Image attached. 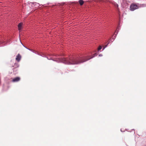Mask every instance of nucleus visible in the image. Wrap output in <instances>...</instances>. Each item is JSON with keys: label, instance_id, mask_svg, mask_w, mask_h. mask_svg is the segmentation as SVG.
<instances>
[{"label": "nucleus", "instance_id": "9d476101", "mask_svg": "<svg viewBox=\"0 0 146 146\" xmlns=\"http://www.w3.org/2000/svg\"><path fill=\"white\" fill-rule=\"evenodd\" d=\"M3 43V42L2 41V42L0 41V43Z\"/></svg>", "mask_w": 146, "mask_h": 146}, {"label": "nucleus", "instance_id": "7ed1b4c3", "mask_svg": "<svg viewBox=\"0 0 146 146\" xmlns=\"http://www.w3.org/2000/svg\"><path fill=\"white\" fill-rule=\"evenodd\" d=\"M20 80L19 77H17L13 79L12 81L13 82H17L19 81Z\"/></svg>", "mask_w": 146, "mask_h": 146}, {"label": "nucleus", "instance_id": "f03ea898", "mask_svg": "<svg viewBox=\"0 0 146 146\" xmlns=\"http://www.w3.org/2000/svg\"><path fill=\"white\" fill-rule=\"evenodd\" d=\"M138 8V6L134 3H132L130 6V9L131 11H134Z\"/></svg>", "mask_w": 146, "mask_h": 146}, {"label": "nucleus", "instance_id": "1a4fd4ad", "mask_svg": "<svg viewBox=\"0 0 146 146\" xmlns=\"http://www.w3.org/2000/svg\"><path fill=\"white\" fill-rule=\"evenodd\" d=\"M101 49H102V47H101V46H99L98 48V50H100Z\"/></svg>", "mask_w": 146, "mask_h": 146}, {"label": "nucleus", "instance_id": "423d86ee", "mask_svg": "<svg viewBox=\"0 0 146 146\" xmlns=\"http://www.w3.org/2000/svg\"><path fill=\"white\" fill-rule=\"evenodd\" d=\"M78 2H79L80 4L81 5H82L84 3V1L82 0H80Z\"/></svg>", "mask_w": 146, "mask_h": 146}, {"label": "nucleus", "instance_id": "6e6552de", "mask_svg": "<svg viewBox=\"0 0 146 146\" xmlns=\"http://www.w3.org/2000/svg\"><path fill=\"white\" fill-rule=\"evenodd\" d=\"M113 4L115 7L118 8V5L117 3L114 2Z\"/></svg>", "mask_w": 146, "mask_h": 146}, {"label": "nucleus", "instance_id": "39448f33", "mask_svg": "<svg viewBox=\"0 0 146 146\" xmlns=\"http://www.w3.org/2000/svg\"><path fill=\"white\" fill-rule=\"evenodd\" d=\"M23 25V23H21L19 24L18 25V30L19 31H20L21 29L22 26Z\"/></svg>", "mask_w": 146, "mask_h": 146}, {"label": "nucleus", "instance_id": "f257e3e1", "mask_svg": "<svg viewBox=\"0 0 146 146\" xmlns=\"http://www.w3.org/2000/svg\"><path fill=\"white\" fill-rule=\"evenodd\" d=\"M97 55L96 53L94 54L93 56H88L85 58L80 59L78 58H72L70 57L68 58H59V61L67 64H78L88 60L95 56Z\"/></svg>", "mask_w": 146, "mask_h": 146}, {"label": "nucleus", "instance_id": "0eeeda50", "mask_svg": "<svg viewBox=\"0 0 146 146\" xmlns=\"http://www.w3.org/2000/svg\"><path fill=\"white\" fill-rule=\"evenodd\" d=\"M13 66L15 67V68H16L18 67V65L17 63H15L14 66Z\"/></svg>", "mask_w": 146, "mask_h": 146}, {"label": "nucleus", "instance_id": "20e7f679", "mask_svg": "<svg viewBox=\"0 0 146 146\" xmlns=\"http://www.w3.org/2000/svg\"><path fill=\"white\" fill-rule=\"evenodd\" d=\"M21 56L19 54H18L16 56V60L18 62H19L21 59Z\"/></svg>", "mask_w": 146, "mask_h": 146}]
</instances>
